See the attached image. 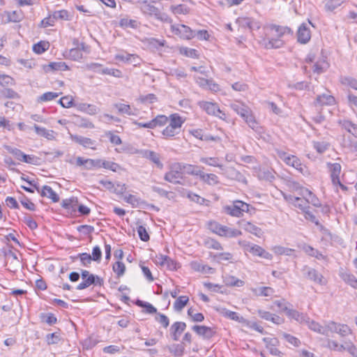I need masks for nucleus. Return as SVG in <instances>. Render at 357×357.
<instances>
[{
	"label": "nucleus",
	"mask_w": 357,
	"mask_h": 357,
	"mask_svg": "<svg viewBox=\"0 0 357 357\" xmlns=\"http://www.w3.org/2000/svg\"><path fill=\"white\" fill-rule=\"evenodd\" d=\"M192 329L199 336L206 339L211 338L215 333V331L208 326L195 325Z\"/></svg>",
	"instance_id": "obj_20"
},
{
	"label": "nucleus",
	"mask_w": 357,
	"mask_h": 357,
	"mask_svg": "<svg viewBox=\"0 0 357 357\" xmlns=\"http://www.w3.org/2000/svg\"><path fill=\"white\" fill-rule=\"evenodd\" d=\"M305 271V274L307 275V278L310 280L314 281L318 284H323L322 280L323 276L320 274L314 268L305 267L303 269Z\"/></svg>",
	"instance_id": "obj_26"
},
{
	"label": "nucleus",
	"mask_w": 357,
	"mask_h": 357,
	"mask_svg": "<svg viewBox=\"0 0 357 357\" xmlns=\"http://www.w3.org/2000/svg\"><path fill=\"white\" fill-rule=\"evenodd\" d=\"M328 67V63L324 59L317 61L312 67V70L318 75L323 73Z\"/></svg>",
	"instance_id": "obj_48"
},
{
	"label": "nucleus",
	"mask_w": 357,
	"mask_h": 357,
	"mask_svg": "<svg viewBox=\"0 0 357 357\" xmlns=\"http://www.w3.org/2000/svg\"><path fill=\"white\" fill-rule=\"evenodd\" d=\"M114 59L127 63H132L135 66L139 65V58L136 54L127 52L116 54Z\"/></svg>",
	"instance_id": "obj_16"
},
{
	"label": "nucleus",
	"mask_w": 357,
	"mask_h": 357,
	"mask_svg": "<svg viewBox=\"0 0 357 357\" xmlns=\"http://www.w3.org/2000/svg\"><path fill=\"white\" fill-rule=\"evenodd\" d=\"M305 325H307L308 328L319 334L326 333L325 331L324 330L323 327L324 326L320 325L319 323L311 320L309 317V322H305Z\"/></svg>",
	"instance_id": "obj_45"
},
{
	"label": "nucleus",
	"mask_w": 357,
	"mask_h": 357,
	"mask_svg": "<svg viewBox=\"0 0 357 357\" xmlns=\"http://www.w3.org/2000/svg\"><path fill=\"white\" fill-rule=\"evenodd\" d=\"M78 205V199L77 197H72L69 199H63L61 202V206L67 210L75 211Z\"/></svg>",
	"instance_id": "obj_38"
},
{
	"label": "nucleus",
	"mask_w": 357,
	"mask_h": 357,
	"mask_svg": "<svg viewBox=\"0 0 357 357\" xmlns=\"http://www.w3.org/2000/svg\"><path fill=\"white\" fill-rule=\"evenodd\" d=\"M221 314L231 320H234L236 321H238V323H245L246 320L243 317L240 316L238 313L236 312H233L231 310H229L226 308H222L221 310Z\"/></svg>",
	"instance_id": "obj_34"
},
{
	"label": "nucleus",
	"mask_w": 357,
	"mask_h": 357,
	"mask_svg": "<svg viewBox=\"0 0 357 357\" xmlns=\"http://www.w3.org/2000/svg\"><path fill=\"white\" fill-rule=\"evenodd\" d=\"M302 195L306 200V202L310 203L314 206L319 207L321 206V203L319 199L308 189H303L302 190Z\"/></svg>",
	"instance_id": "obj_33"
},
{
	"label": "nucleus",
	"mask_w": 357,
	"mask_h": 357,
	"mask_svg": "<svg viewBox=\"0 0 357 357\" xmlns=\"http://www.w3.org/2000/svg\"><path fill=\"white\" fill-rule=\"evenodd\" d=\"M78 108L79 110L90 115H95L100 112V109L97 106L87 103L79 104Z\"/></svg>",
	"instance_id": "obj_39"
},
{
	"label": "nucleus",
	"mask_w": 357,
	"mask_h": 357,
	"mask_svg": "<svg viewBox=\"0 0 357 357\" xmlns=\"http://www.w3.org/2000/svg\"><path fill=\"white\" fill-rule=\"evenodd\" d=\"M339 324L335 321H329L325 326H324L323 328L325 331L326 333H322V335L328 336L331 333H336L337 331Z\"/></svg>",
	"instance_id": "obj_55"
},
{
	"label": "nucleus",
	"mask_w": 357,
	"mask_h": 357,
	"mask_svg": "<svg viewBox=\"0 0 357 357\" xmlns=\"http://www.w3.org/2000/svg\"><path fill=\"white\" fill-rule=\"evenodd\" d=\"M208 228L213 233L226 238H234L242 234L240 230L222 225L216 221L208 222Z\"/></svg>",
	"instance_id": "obj_4"
},
{
	"label": "nucleus",
	"mask_w": 357,
	"mask_h": 357,
	"mask_svg": "<svg viewBox=\"0 0 357 357\" xmlns=\"http://www.w3.org/2000/svg\"><path fill=\"white\" fill-rule=\"evenodd\" d=\"M285 163L289 166H291L298 170L300 172H303V166L301 162V160L295 155H290L285 158Z\"/></svg>",
	"instance_id": "obj_36"
},
{
	"label": "nucleus",
	"mask_w": 357,
	"mask_h": 357,
	"mask_svg": "<svg viewBox=\"0 0 357 357\" xmlns=\"http://www.w3.org/2000/svg\"><path fill=\"white\" fill-rule=\"evenodd\" d=\"M252 292L257 296H272L275 292L274 289L270 287H259L252 288Z\"/></svg>",
	"instance_id": "obj_32"
},
{
	"label": "nucleus",
	"mask_w": 357,
	"mask_h": 357,
	"mask_svg": "<svg viewBox=\"0 0 357 357\" xmlns=\"http://www.w3.org/2000/svg\"><path fill=\"white\" fill-rule=\"evenodd\" d=\"M281 335L287 342L296 347H299L301 344V340L298 338L289 333H282Z\"/></svg>",
	"instance_id": "obj_56"
},
{
	"label": "nucleus",
	"mask_w": 357,
	"mask_h": 357,
	"mask_svg": "<svg viewBox=\"0 0 357 357\" xmlns=\"http://www.w3.org/2000/svg\"><path fill=\"white\" fill-rule=\"evenodd\" d=\"M59 96L58 93L55 92H46L38 97V102H47L50 101Z\"/></svg>",
	"instance_id": "obj_62"
},
{
	"label": "nucleus",
	"mask_w": 357,
	"mask_h": 357,
	"mask_svg": "<svg viewBox=\"0 0 357 357\" xmlns=\"http://www.w3.org/2000/svg\"><path fill=\"white\" fill-rule=\"evenodd\" d=\"M275 304L285 312L286 315L291 319L295 320L300 324H305V322H309V317L307 314L300 312L296 310L291 309L287 305L282 304L280 301H276Z\"/></svg>",
	"instance_id": "obj_6"
},
{
	"label": "nucleus",
	"mask_w": 357,
	"mask_h": 357,
	"mask_svg": "<svg viewBox=\"0 0 357 357\" xmlns=\"http://www.w3.org/2000/svg\"><path fill=\"white\" fill-rule=\"evenodd\" d=\"M229 107L237 114L240 115L245 120L252 112L249 106L242 101H234L229 105Z\"/></svg>",
	"instance_id": "obj_12"
},
{
	"label": "nucleus",
	"mask_w": 357,
	"mask_h": 357,
	"mask_svg": "<svg viewBox=\"0 0 357 357\" xmlns=\"http://www.w3.org/2000/svg\"><path fill=\"white\" fill-rule=\"evenodd\" d=\"M103 284L104 280L102 278H100L98 275L91 274V275L83 280V281L77 286L76 289L82 290L88 288L92 284L101 287Z\"/></svg>",
	"instance_id": "obj_13"
},
{
	"label": "nucleus",
	"mask_w": 357,
	"mask_h": 357,
	"mask_svg": "<svg viewBox=\"0 0 357 357\" xmlns=\"http://www.w3.org/2000/svg\"><path fill=\"white\" fill-rule=\"evenodd\" d=\"M171 30L173 33L183 39L190 40L195 36V32L184 24H172Z\"/></svg>",
	"instance_id": "obj_10"
},
{
	"label": "nucleus",
	"mask_w": 357,
	"mask_h": 357,
	"mask_svg": "<svg viewBox=\"0 0 357 357\" xmlns=\"http://www.w3.org/2000/svg\"><path fill=\"white\" fill-rule=\"evenodd\" d=\"M113 271L117 275V277L119 278L124 274L126 271V266L121 261H116L113 265Z\"/></svg>",
	"instance_id": "obj_64"
},
{
	"label": "nucleus",
	"mask_w": 357,
	"mask_h": 357,
	"mask_svg": "<svg viewBox=\"0 0 357 357\" xmlns=\"http://www.w3.org/2000/svg\"><path fill=\"white\" fill-rule=\"evenodd\" d=\"M335 103V98L329 93L317 95L314 101V107H322L325 105H333Z\"/></svg>",
	"instance_id": "obj_14"
},
{
	"label": "nucleus",
	"mask_w": 357,
	"mask_h": 357,
	"mask_svg": "<svg viewBox=\"0 0 357 357\" xmlns=\"http://www.w3.org/2000/svg\"><path fill=\"white\" fill-rule=\"evenodd\" d=\"M263 341L266 343V347L270 353L276 356H281L282 353L278 349L279 341L275 337H264Z\"/></svg>",
	"instance_id": "obj_15"
},
{
	"label": "nucleus",
	"mask_w": 357,
	"mask_h": 357,
	"mask_svg": "<svg viewBox=\"0 0 357 357\" xmlns=\"http://www.w3.org/2000/svg\"><path fill=\"white\" fill-rule=\"evenodd\" d=\"M340 82L347 86L357 90V79L351 77L345 76L340 78Z\"/></svg>",
	"instance_id": "obj_53"
},
{
	"label": "nucleus",
	"mask_w": 357,
	"mask_h": 357,
	"mask_svg": "<svg viewBox=\"0 0 357 357\" xmlns=\"http://www.w3.org/2000/svg\"><path fill=\"white\" fill-rule=\"evenodd\" d=\"M114 106L118 109L120 114H126L129 116H136L137 114V109H132L129 105L116 103Z\"/></svg>",
	"instance_id": "obj_35"
},
{
	"label": "nucleus",
	"mask_w": 357,
	"mask_h": 357,
	"mask_svg": "<svg viewBox=\"0 0 357 357\" xmlns=\"http://www.w3.org/2000/svg\"><path fill=\"white\" fill-rule=\"evenodd\" d=\"M199 178L208 185H216L219 183L218 177L214 174H206L202 172Z\"/></svg>",
	"instance_id": "obj_40"
},
{
	"label": "nucleus",
	"mask_w": 357,
	"mask_h": 357,
	"mask_svg": "<svg viewBox=\"0 0 357 357\" xmlns=\"http://www.w3.org/2000/svg\"><path fill=\"white\" fill-rule=\"evenodd\" d=\"M224 282L227 286L230 287H242L244 284V282L234 276L226 275L224 278Z\"/></svg>",
	"instance_id": "obj_42"
},
{
	"label": "nucleus",
	"mask_w": 357,
	"mask_h": 357,
	"mask_svg": "<svg viewBox=\"0 0 357 357\" xmlns=\"http://www.w3.org/2000/svg\"><path fill=\"white\" fill-rule=\"evenodd\" d=\"M48 68L52 70L65 71L69 70L68 66L63 61L52 62L48 65Z\"/></svg>",
	"instance_id": "obj_57"
},
{
	"label": "nucleus",
	"mask_w": 357,
	"mask_h": 357,
	"mask_svg": "<svg viewBox=\"0 0 357 357\" xmlns=\"http://www.w3.org/2000/svg\"><path fill=\"white\" fill-rule=\"evenodd\" d=\"M139 153L143 158H146L155 164L158 168L162 169L163 164L160 162V157L158 153L151 150H141Z\"/></svg>",
	"instance_id": "obj_17"
},
{
	"label": "nucleus",
	"mask_w": 357,
	"mask_h": 357,
	"mask_svg": "<svg viewBox=\"0 0 357 357\" xmlns=\"http://www.w3.org/2000/svg\"><path fill=\"white\" fill-rule=\"evenodd\" d=\"M184 121L178 114H173L169 116V125L162 130V135L165 138L173 137L180 132Z\"/></svg>",
	"instance_id": "obj_5"
},
{
	"label": "nucleus",
	"mask_w": 357,
	"mask_h": 357,
	"mask_svg": "<svg viewBox=\"0 0 357 357\" xmlns=\"http://www.w3.org/2000/svg\"><path fill=\"white\" fill-rule=\"evenodd\" d=\"M6 149L11 154H13L18 160L22 161L24 155L25 153H24L21 150L12 147L10 146H6Z\"/></svg>",
	"instance_id": "obj_61"
},
{
	"label": "nucleus",
	"mask_w": 357,
	"mask_h": 357,
	"mask_svg": "<svg viewBox=\"0 0 357 357\" xmlns=\"http://www.w3.org/2000/svg\"><path fill=\"white\" fill-rule=\"evenodd\" d=\"M39 192L42 197L51 199L53 202H58L59 201V195L49 185H44Z\"/></svg>",
	"instance_id": "obj_31"
},
{
	"label": "nucleus",
	"mask_w": 357,
	"mask_h": 357,
	"mask_svg": "<svg viewBox=\"0 0 357 357\" xmlns=\"http://www.w3.org/2000/svg\"><path fill=\"white\" fill-rule=\"evenodd\" d=\"M171 11L175 15H186L189 13L190 8L185 5L179 4L176 6H172L170 7Z\"/></svg>",
	"instance_id": "obj_54"
},
{
	"label": "nucleus",
	"mask_w": 357,
	"mask_h": 357,
	"mask_svg": "<svg viewBox=\"0 0 357 357\" xmlns=\"http://www.w3.org/2000/svg\"><path fill=\"white\" fill-rule=\"evenodd\" d=\"M50 44L48 42L40 41L33 46V51L36 54H42L48 50Z\"/></svg>",
	"instance_id": "obj_52"
},
{
	"label": "nucleus",
	"mask_w": 357,
	"mask_h": 357,
	"mask_svg": "<svg viewBox=\"0 0 357 357\" xmlns=\"http://www.w3.org/2000/svg\"><path fill=\"white\" fill-rule=\"evenodd\" d=\"M314 149L319 153H324L329 147V144L326 142H313Z\"/></svg>",
	"instance_id": "obj_63"
},
{
	"label": "nucleus",
	"mask_w": 357,
	"mask_h": 357,
	"mask_svg": "<svg viewBox=\"0 0 357 357\" xmlns=\"http://www.w3.org/2000/svg\"><path fill=\"white\" fill-rule=\"evenodd\" d=\"M241 227L246 231L250 232L256 236L260 237L263 232L261 228L253 225L252 223L247 221H242L241 223Z\"/></svg>",
	"instance_id": "obj_29"
},
{
	"label": "nucleus",
	"mask_w": 357,
	"mask_h": 357,
	"mask_svg": "<svg viewBox=\"0 0 357 357\" xmlns=\"http://www.w3.org/2000/svg\"><path fill=\"white\" fill-rule=\"evenodd\" d=\"M236 22L241 27L248 28L250 30L259 29L260 28L259 23L250 17H238Z\"/></svg>",
	"instance_id": "obj_21"
},
{
	"label": "nucleus",
	"mask_w": 357,
	"mask_h": 357,
	"mask_svg": "<svg viewBox=\"0 0 357 357\" xmlns=\"http://www.w3.org/2000/svg\"><path fill=\"white\" fill-rule=\"evenodd\" d=\"M271 29L274 31L275 34V38H272L270 39H264V45L266 48L271 49V48H280L283 46L284 42L281 39L284 35H292L293 31L288 26H282L279 25L272 24L270 26Z\"/></svg>",
	"instance_id": "obj_1"
},
{
	"label": "nucleus",
	"mask_w": 357,
	"mask_h": 357,
	"mask_svg": "<svg viewBox=\"0 0 357 357\" xmlns=\"http://www.w3.org/2000/svg\"><path fill=\"white\" fill-rule=\"evenodd\" d=\"M327 167L330 172V176H331L332 183H339L340 174L342 171V167H341L340 164H339L337 162H335V163L328 162Z\"/></svg>",
	"instance_id": "obj_19"
},
{
	"label": "nucleus",
	"mask_w": 357,
	"mask_h": 357,
	"mask_svg": "<svg viewBox=\"0 0 357 357\" xmlns=\"http://www.w3.org/2000/svg\"><path fill=\"white\" fill-rule=\"evenodd\" d=\"M284 198L285 199L294 204L296 207H298L300 209H301L303 212H305V211H306L309 208L305 198L302 199L300 197L293 196H289V197H287V196H284Z\"/></svg>",
	"instance_id": "obj_30"
},
{
	"label": "nucleus",
	"mask_w": 357,
	"mask_h": 357,
	"mask_svg": "<svg viewBox=\"0 0 357 357\" xmlns=\"http://www.w3.org/2000/svg\"><path fill=\"white\" fill-rule=\"evenodd\" d=\"M248 252L252 254L254 256H258L266 259H272V255L258 245L254 244L253 246L248 249Z\"/></svg>",
	"instance_id": "obj_25"
},
{
	"label": "nucleus",
	"mask_w": 357,
	"mask_h": 357,
	"mask_svg": "<svg viewBox=\"0 0 357 357\" xmlns=\"http://www.w3.org/2000/svg\"><path fill=\"white\" fill-rule=\"evenodd\" d=\"M182 174L181 162H175L171 165L169 171L165 174L164 179L169 183L180 184V180L183 178Z\"/></svg>",
	"instance_id": "obj_7"
},
{
	"label": "nucleus",
	"mask_w": 357,
	"mask_h": 357,
	"mask_svg": "<svg viewBox=\"0 0 357 357\" xmlns=\"http://www.w3.org/2000/svg\"><path fill=\"white\" fill-rule=\"evenodd\" d=\"M190 266L194 271L204 274H213L215 272L214 268L198 261H192Z\"/></svg>",
	"instance_id": "obj_28"
},
{
	"label": "nucleus",
	"mask_w": 357,
	"mask_h": 357,
	"mask_svg": "<svg viewBox=\"0 0 357 357\" xmlns=\"http://www.w3.org/2000/svg\"><path fill=\"white\" fill-rule=\"evenodd\" d=\"M310 25H312V22L308 20V22H303L301 24L297 31V41L301 44H307L311 38V31Z\"/></svg>",
	"instance_id": "obj_11"
},
{
	"label": "nucleus",
	"mask_w": 357,
	"mask_h": 357,
	"mask_svg": "<svg viewBox=\"0 0 357 357\" xmlns=\"http://www.w3.org/2000/svg\"><path fill=\"white\" fill-rule=\"evenodd\" d=\"M208 228L213 233L226 238H234L242 234L240 230L222 225L216 221L208 222Z\"/></svg>",
	"instance_id": "obj_3"
},
{
	"label": "nucleus",
	"mask_w": 357,
	"mask_h": 357,
	"mask_svg": "<svg viewBox=\"0 0 357 357\" xmlns=\"http://www.w3.org/2000/svg\"><path fill=\"white\" fill-rule=\"evenodd\" d=\"M249 204L239 200L234 202L231 205L225 207V212L234 217H240L243 215V212L249 211Z\"/></svg>",
	"instance_id": "obj_8"
},
{
	"label": "nucleus",
	"mask_w": 357,
	"mask_h": 357,
	"mask_svg": "<svg viewBox=\"0 0 357 357\" xmlns=\"http://www.w3.org/2000/svg\"><path fill=\"white\" fill-rule=\"evenodd\" d=\"M189 298L186 296H181L174 303V308L176 311H181L188 303Z\"/></svg>",
	"instance_id": "obj_46"
},
{
	"label": "nucleus",
	"mask_w": 357,
	"mask_h": 357,
	"mask_svg": "<svg viewBox=\"0 0 357 357\" xmlns=\"http://www.w3.org/2000/svg\"><path fill=\"white\" fill-rule=\"evenodd\" d=\"M102 75H109L114 77L121 78L123 77L122 72L119 69L104 68L101 70Z\"/></svg>",
	"instance_id": "obj_58"
},
{
	"label": "nucleus",
	"mask_w": 357,
	"mask_h": 357,
	"mask_svg": "<svg viewBox=\"0 0 357 357\" xmlns=\"http://www.w3.org/2000/svg\"><path fill=\"white\" fill-rule=\"evenodd\" d=\"M340 277L346 283L352 287L357 283V279L356 277L349 272L342 273L340 274Z\"/></svg>",
	"instance_id": "obj_50"
},
{
	"label": "nucleus",
	"mask_w": 357,
	"mask_h": 357,
	"mask_svg": "<svg viewBox=\"0 0 357 357\" xmlns=\"http://www.w3.org/2000/svg\"><path fill=\"white\" fill-rule=\"evenodd\" d=\"M33 128L38 135L43 137L48 140H53L55 139L54 131L40 127L37 124H34Z\"/></svg>",
	"instance_id": "obj_27"
},
{
	"label": "nucleus",
	"mask_w": 357,
	"mask_h": 357,
	"mask_svg": "<svg viewBox=\"0 0 357 357\" xmlns=\"http://www.w3.org/2000/svg\"><path fill=\"white\" fill-rule=\"evenodd\" d=\"M199 106L209 115L215 116L220 119L226 118V114L220 110L218 105L215 102L202 101L199 102Z\"/></svg>",
	"instance_id": "obj_9"
},
{
	"label": "nucleus",
	"mask_w": 357,
	"mask_h": 357,
	"mask_svg": "<svg viewBox=\"0 0 357 357\" xmlns=\"http://www.w3.org/2000/svg\"><path fill=\"white\" fill-rule=\"evenodd\" d=\"M345 1L346 0H328L324 7L326 11L333 12Z\"/></svg>",
	"instance_id": "obj_43"
},
{
	"label": "nucleus",
	"mask_w": 357,
	"mask_h": 357,
	"mask_svg": "<svg viewBox=\"0 0 357 357\" xmlns=\"http://www.w3.org/2000/svg\"><path fill=\"white\" fill-rule=\"evenodd\" d=\"M183 174L200 176L202 170L199 166L181 162Z\"/></svg>",
	"instance_id": "obj_24"
},
{
	"label": "nucleus",
	"mask_w": 357,
	"mask_h": 357,
	"mask_svg": "<svg viewBox=\"0 0 357 357\" xmlns=\"http://www.w3.org/2000/svg\"><path fill=\"white\" fill-rule=\"evenodd\" d=\"M168 117L165 115H158L154 119L151 120V123L153 124V129L156 128L157 126H165L168 122Z\"/></svg>",
	"instance_id": "obj_49"
},
{
	"label": "nucleus",
	"mask_w": 357,
	"mask_h": 357,
	"mask_svg": "<svg viewBox=\"0 0 357 357\" xmlns=\"http://www.w3.org/2000/svg\"><path fill=\"white\" fill-rule=\"evenodd\" d=\"M7 22H19L23 19V15L21 11L14 10L12 12H7Z\"/></svg>",
	"instance_id": "obj_47"
},
{
	"label": "nucleus",
	"mask_w": 357,
	"mask_h": 357,
	"mask_svg": "<svg viewBox=\"0 0 357 357\" xmlns=\"http://www.w3.org/2000/svg\"><path fill=\"white\" fill-rule=\"evenodd\" d=\"M137 3L143 14L149 16H154L155 19L163 22H172V20L167 14L161 13L158 8L151 5L146 0L138 1Z\"/></svg>",
	"instance_id": "obj_2"
},
{
	"label": "nucleus",
	"mask_w": 357,
	"mask_h": 357,
	"mask_svg": "<svg viewBox=\"0 0 357 357\" xmlns=\"http://www.w3.org/2000/svg\"><path fill=\"white\" fill-rule=\"evenodd\" d=\"M72 139L75 142L83 146L85 148L96 149L94 146L96 145V141L90 138L82 137L80 135H75L72 136Z\"/></svg>",
	"instance_id": "obj_23"
},
{
	"label": "nucleus",
	"mask_w": 357,
	"mask_h": 357,
	"mask_svg": "<svg viewBox=\"0 0 357 357\" xmlns=\"http://www.w3.org/2000/svg\"><path fill=\"white\" fill-rule=\"evenodd\" d=\"M244 121L248 126L256 132L259 134L264 132L263 127L261 126L260 123L257 121L252 112Z\"/></svg>",
	"instance_id": "obj_22"
},
{
	"label": "nucleus",
	"mask_w": 357,
	"mask_h": 357,
	"mask_svg": "<svg viewBox=\"0 0 357 357\" xmlns=\"http://www.w3.org/2000/svg\"><path fill=\"white\" fill-rule=\"evenodd\" d=\"M220 160L218 158H200V162L212 167H217L220 169L222 168V165L219 162Z\"/></svg>",
	"instance_id": "obj_51"
},
{
	"label": "nucleus",
	"mask_w": 357,
	"mask_h": 357,
	"mask_svg": "<svg viewBox=\"0 0 357 357\" xmlns=\"http://www.w3.org/2000/svg\"><path fill=\"white\" fill-rule=\"evenodd\" d=\"M213 257L218 262L231 261L233 259V255L230 252L216 253L213 256Z\"/></svg>",
	"instance_id": "obj_59"
},
{
	"label": "nucleus",
	"mask_w": 357,
	"mask_h": 357,
	"mask_svg": "<svg viewBox=\"0 0 357 357\" xmlns=\"http://www.w3.org/2000/svg\"><path fill=\"white\" fill-rule=\"evenodd\" d=\"M53 16V20H54L55 22L57 20H70V15L69 12L66 10H60L54 11L52 13Z\"/></svg>",
	"instance_id": "obj_44"
},
{
	"label": "nucleus",
	"mask_w": 357,
	"mask_h": 357,
	"mask_svg": "<svg viewBox=\"0 0 357 357\" xmlns=\"http://www.w3.org/2000/svg\"><path fill=\"white\" fill-rule=\"evenodd\" d=\"M82 56V52L79 47H74L69 51L68 57L73 61H79Z\"/></svg>",
	"instance_id": "obj_60"
},
{
	"label": "nucleus",
	"mask_w": 357,
	"mask_h": 357,
	"mask_svg": "<svg viewBox=\"0 0 357 357\" xmlns=\"http://www.w3.org/2000/svg\"><path fill=\"white\" fill-rule=\"evenodd\" d=\"M186 324L183 321H176L170 327L169 331L172 338L178 341L181 333L185 331Z\"/></svg>",
	"instance_id": "obj_18"
},
{
	"label": "nucleus",
	"mask_w": 357,
	"mask_h": 357,
	"mask_svg": "<svg viewBox=\"0 0 357 357\" xmlns=\"http://www.w3.org/2000/svg\"><path fill=\"white\" fill-rule=\"evenodd\" d=\"M338 123L349 133L357 137V125L349 120H339Z\"/></svg>",
	"instance_id": "obj_37"
},
{
	"label": "nucleus",
	"mask_w": 357,
	"mask_h": 357,
	"mask_svg": "<svg viewBox=\"0 0 357 357\" xmlns=\"http://www.w3.org/2000/svg\"><path fill=\"white\" fill-rule=\"evenodd\" d=\"M303 251L308 255L315 257L317 259H325L326 257L322 255L319 250L314 249L309 245H305L303 248Z\"/></svg>",
	"instance_id": "obj_41"
}]
</instances>
